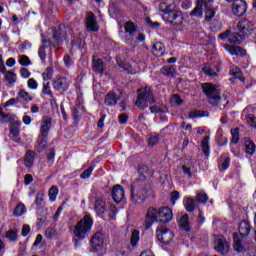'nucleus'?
Returning a JSON list of instances; mask_svg holds the SVG:
<instances>
[{
	"label": "nucleus",
	"instance_id": "f257e3e1",
	"mask_svg": "<svg viewBox=\"0 0 256 256\" xmlns=\"http://www.w3.org/2000/svg\"><path fill=\"white\" fill-rule=\"evenodd\" d=\"M140 179L134 182L131 186V198L133 203H137L139 199L145 201L147 193L151 191V185L145 180L147 173H149V167L147 165H142L138 169Z\"/></svg>",
	"mask_w": 256,
	"mask_h": 256
},
{
	"label": "nucleus",
	"instance_id": "f03ea898",
	"mask_svg": "<svg viewBox=\"0 0 256 256\" xmlns=\"http://www.w3.org/2000/svg\"><path fill=\"white\" fill-rule=\"evenodd\" d=\"M173 220V210L169 207H161L159 209L149 208L146 214L144 227L149 229L153 223H169Z\"/></svg>",
	"mask_w": 256,
	"mask_h": 256
},
{
	"label": "nucleus",
	"instance_id": "7ed1b4c3",
	"mask_svg": "<svg viewBox=\"0 0 256 256\" xmlns=\"http://www.w3.org/2000/svg\"><path fill=\"white\" fill-rule=\"evenodd\" d=\"M93 227V218L91 215L86 214L74 227V243L77 246L79 241H83L89 233H91V229Z\"/></svg>",
	"mask_w": 256,
	"mask_h": 256
},
{
	"label": "nucleus",
	"instance_id": "20e7f679",
	"mask_svg": "<svg viewBox=\"0 0 256 256\" xmlns=\"http://www.w3.org/2000/svg\"><path fill=\"white\" fill-rule=\"evenodd\" d=\"M94 211L97 215H105V213H111V216L117 213V207L113 203L107 202L105 196H97L94 203Z\"/></svg>",
	"mask_w": 256,
	"mask_h": 256
},
{
	"label": "nucleus",
	"instance_id": "39448f33",
	"mask_svg": "<svg viewBox=\"0 0 256 256\" xmlns=\"http://www.w3.org/2000/svg\"><path fill=\"white\" fill-rule=\"evenodd\" d=\"M155 98H153V92H151V88L148 86L144 88H140L137 91V98L135 105L138 109H147L150 103H153Z\"/></svg>",
	"mask_w": 256,
	"mask_h": 256
},
{
	"label": "nucleus",
	"instance_id": "423d86ee",
	"mask_svg": "<svg viewBox=\"0 0 256 256\" xmlns=\"http://www.w3.org/2000/svg\"><path fill=\"white\" fill-rule=\"evenodd\" d=\"M202 90L211 105H217L221 101V87L211 83H203Z\"/></svg>",
	"mask_w": 256,
	"mask_h": 256
},
{
	"label": "nucleus",
	"instance_id": "0eeeda50",
	"mask_svg": "<svg viewBox=\"0 0 256 256\" xmlns=\"http://www.w3.org/2000/svg\"><path fill=\"white\" fill-rule=\"evenodd\" d=\"M236 29L239 33L242 34L244 39H246V37H249V35H251V33H253L255 26L253 24V21L243 18L240 21H238V23L236 25Z\"/></svg>",
	"mask_w": 256,
	"mask_h": 256
},
{
	"label": "nucleus",
	"instance_id": "6e6552de",
	"mask_svg": "<svg viewBox=\"0 0 256 256\" xmlns=\"http://www.w3.org/2000/svg\"><path fill=\"white\" fill-rule=\"evenodd\" d=\"M196 7L190 12V17H196V19H203V11L209 9L213 5V0H197Z\"/></svg>",
	"mask_w": 256,
	"mask_h": 256
},
{
	"label": "nucleus",
	"instance_id": "1a4fd4ad",
	"mask_svg": "<svg viewBox=\"0 0 256 256\" xmlns=\"http://www.w3.org/2000/svg\"><path fill=\"white\" fill-rule=\"evenodd\" d=\"M52 87L54 91H61L62 93H65L69 91V87H71V80L67 77L56 76L53 80Z\"/></svg>",
	"mask_w": 256,
	"mask_h": 256
},
{
	"label": "nucleus",
	"instance_id": "9d476101",
	"mask_svg": "<svg viewBox=\"0 0 256 256\" xmlns=\"http://www.w3.org/2000/svg\"><path fill=\"white\" fill-rule=\"evenodd\" d=\"M164 21L168 23L169 25H174V27H181L183 25V13L181 11H178L177 9L174 10L172 14L167 16L166 18L163 17Z\"/></svg>",
	"mask_w": 256,
	"mask_h": 256
},
{
	"label": "nucleus",
	"instance_id": "9b49d317",
	"mask_svg": "<svg viewBox=\"0 0 256 256\" xmlns=\"http://www.w3.org/2000/svg\"><path fill=\"white\" fill-rule=\"evenodd\" d=\"M52 119L49 116H43L40 126V137L47 139L49 131H51Z\"/></svg>",
	"mask_w": 256,
	"mask_h": 256
},
{
	"label": "nucleus",
	"instance_id": "f8f14e48",
	"mask_svg": "<svg viewBox=\"0 0 256 256\" xmlns=\"http://www.w3.org/2000/svg\"><path fill=\"white\" fill-rule=\"evenodd\" d=\"M232 11L236 17H243L247 13V2L245 0H237L233 2Z\"/></svg>",
	"mask_w": 256,
	"mask_h": 256
},
{
	"label": "nucleus",
	"instance_id": "ddd939ff",
	"mask_svg": "<svg viewBox=\"0 0 256 256\" xmlns=\"http://www.w3.org/2000/svg\"><path fill=\"white\" fill-rule=\"evenodd\" d=\"M111 197L115 203H121L125 199V189L123 186L114 185L111 192Z\"/></svg>",
	"mask_w": 256,
	"mask_h": 256
},
{
	"label": "nucleus",
	"instance_id": "4468645a",
	"mask_svg": "<svg viewBox=\"0 0 256 256\" xmlns=\"http://www.w3.org/2000/svg\"><path fill=\"white\" fill-rule=\"evenodd\" d=\"M92 247L94 251H105V243L103 235L101 233H96L91 240Z\"/></svg>",
	"mask_w": 256,
	"mask_h": 256
},
{
	"label": "nucleus",
	"instance_id": "2eb2a0df",
	"mask_svg": "<svg viewBox=\"0 0 256 256\" xmlns=\"http://www.w3.org/2000/svg\"><path fill=\"white\" fill-rule=\"evenodd\" d=\"M86 27L92 32L99 31V24L97 23V18L93 12H88L86 14Z\"/></svg>",
	"mask_w": 256,
	"mask_h": 256
},
{
	"label": "nucleus",
	"instance_id": "dca6fc26",
	"mask_svg": "<svg viewBox=\"0 0 256 256\" xmlns=\"http://www.w3.org/2000/svg\"><path fill=\"white\" fill-rule=\"evenodd\" d=\"M158 9L161 13H164V15H167V17H169L170 15H172V13H175V11L177 10V4H168L166 2H161L158 5Z\"/></svg>",
	"mask_w": 256,
	"mask_h": 256
},
{
	"label": "nucleus",
	"instance_id": "f3484780",
	"mask_svg": "<svg viewBox=\"0 0 256 256\" xmlns=\"http://www.w3.org/2000/svg\"><path fill=\"white\" fill-rule=\"evenodd\" d=\"M215 244V250L218 251V253H221L222 255H227V253H229V244L224 237L218 238Z\"/></svg>",
	"mask_w": 256,
	"mask_h": 256
},
{
	"label": "nucleus",
	"instance_id": "a211bd4d",
	"mask_svg": "<svg viewBox=\"0 0 256 256\" xmlns=\"http://www.w3.org/2000/svg\"><path fill=\"white\" fill-rule=\"evenodd\" d=\"M119 99H121V94H117V93L112 91V92H109L105 96L104 103L108 107H115V105H117V101H119Z\"/></svg>",
	"mask_w": 256,
	"mask_h": 256
},
{
	"label": "nucleus",
	"instance_id": "6ab92c4d",
	"mask_svg": "<svg viewBox=\"0 0 256 256\" xmlns=\"http://www.w3.org/2000/svg\"><path fill=\"white\" fill-rule=\"evenodd\" d=\"M243 39H245V37L243 36V34L241 32H231L230 30V35L228 38V43H231L232 45H239L241 43V41H243Z\"/></svg>",
	"mask_w": 256,
	"mask_h": 256
},
{
	"label": "nucleus",
	"instance_id": "aec40b11",
	"mask_svg": "<svg viewBox=\"0 0 256 256\" xmlns=\"http://www.w3.org/2000/svg\"><path fill=\"white\" fill-rule=\"evenodd\" d=\"M241 237H247L251 233V224L247 221H241L238 228Z\"/></svg>",
	"mask_w": 256,
	"mask_h": 256
},
{
	"label": "nucleus",
	"instance_id": "412c9836",
	"mask_svg": "<svg viewBox=\"0 0 256 256\" xmlns=\"http://www.w3.org/2000/svg\"><path fill=\"white\" fill-rule=\"evenodd\" d=\"M152 53L155 57H163L165 55V45L161 42H156L153 45Z\"/></svg>",
	"mask_w": 256,
	"mask_h": 256
},
{
	"label": "nucleus",
	"instance_id": "4be33fe9",
	"mask_svg": "<svg viewBox=\"0 0 256 256\" xmlns=\"http://www.w3.org/2000/svg\"><path fill=\"white\" fill-rule=\"evenodd\" d=\"M167 237H171V232H169L166 228H161L157 231V239L161 241V243H168L169 239Z\"/></svg>",
	"mask_w": 256,
	"mask_h": 256
},
{
	"label": "nucleus",
	"instance_id": "5701e85b",
	"mask_svg": "<svg viewBox=\"0 0 256 256\" xmlns=\"http://www.w3.org/2000/svg\"><path fill=\"white\" fill-rule=\"evenodd\" d=\"M20 127L21 123L19 122H14L10 125V135L15 139L16 142L19 141V139H17V136L21 133V131L19 130Z\"/></svg>",
	"mask_w": 256,
	"mask_h": 256
},
{
	"label": "nucleus",
	"instance_id": "b1692460",
	"mask_svg": "<svg viewBox=\"0 0 256 256\" xmlns=\"http://www.w3.org/2000/svg\"><path fill=\"white\" fill-rule=\"evenodd\" d=\"M205 16L204 21L205 23H211L213 21V17H215V10H213V4H210L208 8H204Z\"/></svg>",
	"mask_w": 256,
	"mask_h": 256
},
{
	"label": "nucleus",
	"instance_id": "393cba45",
	"mask_svg": "<svg viewBox=\"0 0 256 256\" xmlns=\"http://www.w3.org/2000/svg\"><path fill=\"white\" fill-rule=\"evenodd\" d=\"M225 49H227L230 55H237V56L245 55V50L239 46L226 45Z\"/></svg>",
	"mask_w": 256,
	"mask_h": 256
},
{
	"label": "nucleus",
	"instance_id": "a878e982",
	"mask_svg": "<svg viewBox=\"0 0 256 256\" xmlns=\"http://www.w3.org/2000/svg\"><path fill=\"white\" fill-rule=\"evenodd\" d=\"M47 144V138L39 136V139L35 144L36 151H38V153H42V151H45L47 149Z\"/></svg>",
	"mask_w": 256,
	"mask_h": 256
},
{
	"label": "nucleus",
	"instance_id": "bb28decb",
	"mask_svg": "<svg viewBox=\"0 0 256 256\" xmlns=\"http://www.w3.org/2000/svg\"><path fill=\"white\" fill-rule=\"evenodd\" d=\"M35 161V152L28 150L26 152L25 158H24V165L26 167H33V162Z\"/></svg>",
	"mask_w": 256,
	"mask_h": 256
},
{
	"label": "nucleus",
	"instance_id": "cd10ccee",
	"mask_svg": "<svg viewBox=\"0 0 256 256\" xmlns=\"http://www.w3.org/2000/svg\"><path fill=\"white\" fill-rule=\"evenodd\" d=\"M117 65H119V67H121L122 69H124V71H127V73H135L137 71V69H135V63L130 64L127 62L121 63V61L117 60Z\"/></svg>",
	"mask_w": 256,
	"mask_h": 256
},
{
	"label": "nucleus",
	"instance_id": "c85d7f7f",
	"mask_svg": "<svg viewBox=\"0 0 256 256\" xmlns=\"http://www.w3.org/2000/svg\"><path fill=\"white\" fill-rule=\"evenodd\" d=\"M4 80L7 81L9 85H15V83H17V74L13 71H7L4 74Z\"/></svg>",
	"mask_w": 256,
	"mask_h": 256
},
{
	"label": "nucleus",
	"instance_id": "c756f323",
	"mask_svg": "<svg viewBox=\"0 0 256 256\" xmlns=\"http://www.w3.org/2000/svg\"><path fill=\"white\" fill-rule=\"evenodd\" d=\"M233 237H234V245H233L234 250H236L237 253H243V251H245V247H243V243L239 239V235L233 234Z\"/></svg>",
	"mask_w": 256,
	"mask_h": 256
},
{
	"label": "nucleus",
	"instance_id": "7c9ffc66",
	"mask_svg": "<svg viewBox=\"0 0 256 256\" xmlns=\"http://www.w3.org/2000/svg\"><path fill=\"white\" fill-rule=\"evenodd\" d=\"M230 74L233 75L234 79H239L243 83H245V77L241 73V70L237 66H232L230 69Z\"/></svg>",
	"mask_w": 256,
	"mask_h": 256
},
{
	"label": "nucleus",
	"instance_id": "2f4dec72",
	"mask_svg": "<svg viewBox=\"0 0 256 256\" xmlns=\"http://www.w3.org/2000/svg\"><path fill=\"white\" fill-rule=\"evenodd\" d=\"M162 75H166L167 77H173L175 73H177V70L175 66H164L161 69Z\"/></svg>",
	"mask_w": 256,
	"mask_h": 256
},
{
	"label": "nucleus",
	"instance_id": "473e14b6",
	"mask_svg": "<svg viewBox=\"0 0 256 256\" xmlns=\"http://www.w3.org/2000/svg\"><path fill=\"white\" fill-rule=\"evenodd\" d=\"M243 119L248 123L249 127H256V117L253 114H242Z\"/></svg>",
	"mask_w": 256,
	"mask_h": 256
},
{
	"label": "nucleus",
	"instance_id": "72a5a7b5",
	"mask_svg": "<svg viewBox=\"0 0 256 256\" xmlns=\"http://www.w3.org/2000/svg\"><path fill=\"white\" fill-rule=\"evenodd\" d=\"M245 152L248 155H253L255 153V143L253 141L246 139L244 142Z\"/></svg>",
	"mask_w": 256,
	"mask_h": 256
},
{
	"label": "nucleus",
	"instance_id": "f704fd0d",
	"mask_svg": "<svg viewBox=\"0 0 256 256\" xmlns=\"http://www.w3.org/2000/svg\"><path fill=\"white\" fill-rule=\"evenodd\" d=\"M184 207L188 213H193L195 211V201L193 198L184 199Z\"/></svg>",
	"mask_w": 256,
	"mask_h": 256
},
{
	"label": "nucleus",
	"instance_id": "c9c22d12",
	"mask_svg": "<svg viewBox=\"0 0 256 256\" xmlns=\"http://www.w3.org/2000/svg\"><path fill=\"white\" fill-rule=\"evenodd\" d=\"M202 71L203 73H205V75H208L209 77H217V72L215 71V68H213V66H211L210 64H205L202 67Z\"/></svg>",
	"mask_w": 256,
	"mask_h": 256
},
{
	"label": "nucleus",
	"instance_id": "e433bc0d",
	"mask_svg": "<svg viewBox=\"0 0 256 256\" xmlns=\"http://www.w3.org/2000/svg\"><path fill=\"white\" fill-rule=\"evenodd\" d=\"M180 227H182L184 231H191V226L189 225V215L184 214L181 216Z\"/></svg>",
	"mask_w": 256,
	"mask_h": 256
},
{
	"label": "nucleus",
	"instance_id": "4c0bfd02",
	"mask_svg": "<svg viewBox=\"0 0 256 256\" xmlns=\"http://www.w3.org/2000/svg\"><path fill=\"white\" fill-rule=\"evenodd\" d=\"M216 141L218 145L223 146L227 145V138L223 137V129L219 128L216 132Z\"/></svg>",
	"mask_w": 256,
	"mask_h": 256
},
{
	"label": "nucleus",
	"instance_id": "58836bf2",
	"mask_svg": "<svg viewBox=\"0 0 256 256\" xmlns=\"http://www.w3.org/2000/svg\"><path fill=\"white\" fill-rule=\"evenodd\" d=\"M209 139H211L209 136H206L202 139L201 141V147H202V151L204 153V155L206 157H209V151H210V148H209Z\"/></svg>",
	"mask_w": 256,
	"mask_h": 256
},
{
	"label": "nucleus",
	"instance_id": "ea45409f",
	"mask_svg": "<svg viewBox=\"0 0 256 256\" xmlns=\"http://www.w3.org/2000/svg\"><path fill=\"white\" fill-rule=\"evenodd\" d=\"M59 195V188L57 186H52L48 191V197L52 203L57 201V196Z\"/></svg>",
	"mask_w": 256,
	"mask_h": 256
},
{
	"label": "nucleus",
	"instance_id": "a19ab883",
	"mask_svg": "<svg viewBox=\"0 0 256 256\" xmlns=\"http://www.w3.org/2000/svg\"><path fill=\"white\" fill-rule=\"evenodd\" d=\"M188 117L190 119H197V117H209V112L207 111H200V110H194L189 113Z\"/></svg>",
	"mask_w": 256,
	"mask_h": 256
},
{
	"label": "nucleus",
	"instance_id": "79ce46f5",
	"mask_svg": "<svg viewBox=\"0 0 256 256\" xmlns=\"http://www.w3.org/2000/svg\"><path fill=\"white\" fill-rule=\"evenodd\" d=\"M35 204L38 207V209H41L43 205H45V193L38 192L35 198Z\"/></svg>",
	"mask_w": 256,
	"mask_h": 256
},
{
	"label": "nucleus",
	"instance_id": "37998d69",
	"mask_svg": "<svg viewBox=\"0 0 256 256\" xmlns=\"http://www.w3.org/2000/svg\"><path fill=\"white\" fill-rule=\"evenodd\" d=\"M124 29L131 37H133V35L137 33V28L135 27V24L133 22H127Z\"/></svg>",
	"mask_w": 256,
	"mask_h": 256
},
{
	"label": "nucleus",
	"instance_id": "c03bdc74",
	"mask_svg": "<svg viewBox=\"0 0 256 256\" xmlns=\"http://www.w3.org/2000/svg\"><path fill=\"white\" fill-rule=\"evenodd\" d=\"M93 69L96 73H103V61L99 59H93Z\"/></svg>",
	"mask_w": 256,
	"mask_h": 256
},
{
	"label": "nucleus",
	"instance_id": "a18cd8bd",
	"mask_svg": "<svg viewBox=\"0 0 256 256\" xmlns=\"http://www.w3.org/2000/svg\"><path fill=\"white\" fill-rule=\"evenodd\" d=\"M42 95H48L53 99V91H51V84L49 82L42 84Z\"/></svg>",
	"mask_w": 256,
	"mask_h": 256
},
{
	"label": "nucleus",
	"instance_id": "49530a36",
	"mask_svg": "<svg viewBox=\"0 0 256 256\" xmlns=\"http://www.w3.org/2000/svg\"><path fill=\"white\" fill-rule=\"evenodd\" d=\"M26 211L25 204L18 203L17 206L14 209V215L15 217H21Z\"/></svg>",
	"mask_w": 256,
	"mask_h": 256
},
{
	"label": "nucleus",
	"instance_id": "de8ad7c7",
	"mask_svg": "<svg viewBox=\"0 0 256 256\" xmlns=\"http://www.w3.org/2000/svg\"><path fill=\"white\" fill-rule=\"evenodd\" d=\"M0 121L2 123H9V121H13V115L12 114H5L3 112V108L0 107Z\"/></svg>",
	"mask_w": 256,
	"mask_h": 256
},
{
	"label": "nucleus",
	"instance_id": "09e8293b",
	"mask_svg": "<svg viewBox=\"0 0 256 256\" xmlns=\"http://www.w3.org/2000/svg\"><path fill=\"white\" fill-rule=\"evenodd\" d=\"M132 247H135L139 243V230H133L130 238Z\"/></svg>",
	"mask_w": 256,
	"mask_h": 256
},
{
	"label": "nucleus",
	"instance_id": "8fccbe9b",
	"mask_svg": "<svg viewBox=\"0 0 256 256\" xmlns=\"http://www.w3.org/2000/svg\"><path fill=\"white\" fill-rule=\"evenodd\" d=\"M18 237H19V230H9L6 233V239H9L10 241H17Z\"/></svg>",
	"mask_w": 256,
	"mask_h": 256
},
{
	"label": "nucleus",
	"instance_id": "3c124183",
	"mask_svg": "<svg viewBox=\"0 0 256 256\" xmlns=\"http://www.w3.org/2000/svg\"><path fill=\"white\" fill-rule=\"evenodd\" d=\"M42 43L43 45L40 46L39 50H38V55L41 59V61H45V59L47 58V54L45 53V43H47V40L42 39Z\"/></svg>",
	"mask_w": 256,
	"mask_h": 256
},
{
	"label": "nucleus",
	"instance_id": "603ef678",
	"mask_svg": "<svg viewBox=\"0 0 256 256\" xmlns=\"http://www.w3.org/2000/svg\"><path fill=\"white\" fill-rule=\"evenodd\" d=\"M18 96L20 97V99H23L27 103H29V101H33V97H31V94H29V92L25 90H20Z\"/></svg>",
	"mask_w": 256,
	"mask_h": 256
},
{
	"label": "nucleus",
	"instance_id": "864d4df0",
	"mask_svg": "<svg viewBox=\"0 0 256 256\" xmlns=\"http://www.w3.org/2000/svg\"><path fill=\"white\" fill-rule=\"evenodd\" d=\"M196 199L198 203H207L209 201V196L205 192H198L196 194Z\"/></svg>",
	"mask_w": 256,
	"mask_h": 256
},
{
	"label": "nucleus",
	"instance_id": "5fc2aeb1",
	"mask_svg": "<svg viewBox=\"0 0 256 256\" xmlns=\"http://www.w3.org/2000/svg\"><path fill=\"white\" fill-rule=\"evenodd\" d=\"M94 169V166H90L88 169H86L83 173L80 174V179H89L93 174Z\"/></svg>",
	"mask_w": 256,
	"mask_h": 256
},
{
	"label": "nucleus",
	"instance_id": "6e6d98bb",
	"mask_svg": "<svg viewBox=\"0 0 256 256\" xmlns=\"http://www.w3.org/2000/svg\"><path fill=\"white\" fill-rule=\"evenodd\" d=\"M83 113H85V109L83 108V106L81 105H76L74 106V119H79L80 115H83Z\"/></svg>",
	"mask_w": 256,
	"mask_h": 256
},
{
	"label": "nucleus",
	"instance_id": "4d7b16f0",
	"mask_svg": "<svg viewBox=\"0 0 256 256\" xmlns=\"http://www.w3.org/2000/svg\"><path fill=\"white\" fill-rule=\"evenodd\" d=\"M42 77L44 81H49V79L53 78V68L49 67L47 68L43 73Z\"/></svg>",
	"mask_w": 256,
	"mask_h": 256
},
{
	"label": "nucleus",
	"instance_id": "13d9d810",
	"mask_svg": "<svg viewBox=\"0 0 256 256\" xmlns=\"http://www.w3.org/2000/svg\"><path fill=\"white\" fill-rule=\"evenodd\" d=\"M27 85L28 88H30L33 91L37 90L39 87V83H37V80H35V78H29L27 81Z\"/></svg>",
	"mask_w": 256,
	"mask_h": 256
},
{
	"label": "nucleus",
	"instance_id": "bf43d9fd",
	"mask_svg": "<svg viewBox=\"0 0 256 256\" xmlns=\"http://www.w3.org/2000/svg\"><path fill=\"white\" fill-rule=\"evenodd\" d=\"M231 164V159L229 157H226L224 161L219 165L220 171H225L229 169V165Z\"/></svg>",
	"mask_w": 256,
	"mask_h": 256
},
{
	"label": "nucleus",
	"instance_id": "052dcab7",
	"mask_svg": "<svg viewBox=\"0 0 256 256\" xmlns=\"http://www.w3.org/2000/svg\"><path fill=\"white\" fill-rule=\"evenodd\" d=\"M183 103V99H181V96L179 94H174L171 97V104L172 105H181Z\"/></svg>",
	"mask_w": 256,
	"mask_h": 256
},
{
	"label": "nucleus",
	"instance_id": "680f3d73",
	"mask_svg": "<svg viewBox=\"0 0 256 256\" xmlns=\"http://www.w3.org/2000/svg\"><path fill=\"white\" fill-rule=\"evenodd\" d=\"M159 143V135H152L148 139V145L149 147H154V145H157Z\"/></svg>",
	"mask_w": 256,
	"mask_h": 256
},
{
	"label": "nucleus",
	"instance_id": "e2e57ef3",
	"mask_svg": "<svg viewBox=\"0 0 256 256\" xmlns=\"http://www.w3.org/2000/svg\"><path fill=\"white\" fill-rule=\"evenodd\" d=\"M232 142L239 143V128H234L231 130Z\"/></svg>",
	"mask_w": 256,
	"mask_h": 256
},
{
	"label": "nucleus",
	"instance_id": "0e129e2a",
	"mask_svg": "<svg viewBox=\"0 0 256 256\" xmlns=\"http://www.w3.org/2000/svg\"><path fill=\"white\" fill-rule=\"evenodd\" d=\"M19 63L22 65V67H28V65H31V59L23 55L20 57Z\"/></svg>",
	"mask_w": 256,
	"mask_h": 256
},
{
	"label": "nucleus",
	"instance_id": "69168bd1",
	"mask_svg": "<svg viewBox=\"0 0 256 256\" xmlns=\"http://www.w3.org/2000/svg\"><path fill=\"white\" fill-rule=\"evenodd\" d=\"M20 76L22 77V79H29V77H31V72L27 68H21Z\"/></svg>",
	"mask_w": 256,
	"mask_h": 256
},
{
	"label": "nucleus",
	"instance_id": "338daca9",
	"mask_svg": "<svg viewBox=\"0 0 256 256\" xmlns=\"http://www.w3.org/2000/svg\"><path fill=\"white\" fill-rule=\"evenodd\" d=\"M191 5H193V2L191 0H183L181 7L184 9V11H188V9H191Z\"/></svg>",
	"mask_w": 256,
	"mask_h": 256
},
{
	"label": "nucleus",
	"instance_id": "774afa93",
	"mask_svg": "<svg viewBox=\"0 0 256 256\" xmlns=\"http://www.w3.org/2000/svg\"><path fill=\"white\" fill-rule=\"evenodd\" d=\"M45 237L47 239H53V237H55V229L53 228H48L45 231Z\"/></svg>",
	"mask_w": 256,
	"mask_h": 256
}]
</instances>
